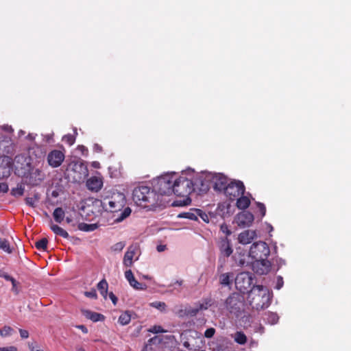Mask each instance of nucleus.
<instances>
[{"mask_svg": "<svg viewBox=\"0 0 351 351\" xmlns=\"http://www.w3.org/2000/svg\"><path fill=\"white\" fill-rule=\"evenodd\" d=\"M221 230L223 232L226 233V236H229L231 234V231L228 228L227 226L222 225L221 226Z\"/></svg>", "mask_w": 351, "mask_h": 351, "instance_id": "53", "label": "nucleus"}, {"mask_svg": "<svg viewBox=\"0 0 351 351\" xmlns=\"http://www.w3.org/2000/svg\"><path fill=\"white\" fill-rule=\"evenodd\" d=\"M71 166L74 171L79 172L80 174L84 176H86L88 175L87 166L83 161L72 162Z\"/></svg>", "mask_w": 351, "mask_h": 351, "instance_id": "23", "label": "nucleus"}, {"mask_svg": "<svg viewBox=\"0 0 351 351\" xmlns=\"http://www.w3.org/2000/svg\"><path fill=\"white\" fill-rule=\"evenodd\" d=\"M231 337L237 343L240 345H244L247 342V337L241 331H237L235 333L231 335Z\"/></svg>", "mask_w": 351, "mask_h": 351, "instance_id": "28", "label": "nucleus"}, {"mask_svg": "<svg viewBox=\"0 0 351 351\" xmlns=\"http://www.w3.org/2000/svg\"><path fill=\"white\" fill-rule=\"evenodd\" d=\"M62 141L66 143L69 145H72L75 141V138L73 135L66 134L63 136Z\"/></svg>", "mask_w": 351, "mask_h": 351, "instance_id": "41", "label": "nucleus"}, {"mask_svg": "<svg viewBox=\"0 0 351 351\" xmlns=\"http://www.w3.org/2000/svg\"><path fill=\"white\" fill-rule=\"evenodd\" d=\"M208 307V302L205 303H198L196 304L194 306H189L188 308H186L184 310V315H189V316H195L197 314V313L199 311L202 310H206Z\"/></svg>", "mask_w": 351, "mask_h": 351, "instance_id": "22", "label": "nucleus"}, {"mask_svg": "<svg viewBox=\"0 0 351 351\" xmlns=\"http://www.w3.org/2000/svg\"><path fill=\"white\" fill-rule=\"evenodd\" d=\"M257 238V233L254 230H245L238 235V242L242 245H247L251 243Z\"/></svg>", "mask_w": 351, "mask_h": 351, "instance_id": "20", "label": "nucleus"}, {"mask_svg": "<svg viewBox=\"0 0 351 351\" xmlns=\"http://www.w3.org/2000/svg\"><path fill=\"white\" fill-rule=\"evenodd\" d=\"M198 217H199L204 222L208 223L209 221V217L207 214L203 212L200 209H197Z\"/></svg>", "mask_w": 351, "mask_h": 351, "instance_id": "44", "label": "nucleus"}, {"mask_svg": "<svg viewBox=\"0 0 351 351\" xmlns=\"http://www.w3.org/2000/svg\"><path fill=\"white\" fill-rule=\"evenodd\" d=\"M233 278V273H223L219 276V282L223 286H229L232 284Z\"/></svg>", "mask_w": 351, "mask_h": 351, "instance_id": "24", "label": "nucleus"}, {"mask_svg": "<svg viewBox=\"0 0 351 351\" xmlns=\"http://www.w3.org/2000/svg\"><path fill=\"white\" fill-rule=\"evenodd\" d=\"M35 245L36 248L39 250H45L47 249V239L46 238H43L39 241H38Z\"/></svg>", "mask_w": 351, "mask_h": 351, "instance_id": "40", "label": "nucleus"}, {"mask_svg": "<svg viewBox=\"0 0 351 351\" xmlns=\"http://www.w3.org/2000/svg\"><path fill=\"white\" fill-rule=\"evenodd\" d=\"M125 243L124 242H118L113 245L111 247L112 250L115 252H121L125 247Z\"/></svg>", "mask_w": 351, "mask_h": 351, "instance_id": "42", "label": "nucleus"}, {"mask_svg": "<svg viewBox=\"0 0 351 351\" xmlns=\"http://www.w3.org/2000/svg\"><path fill=\"white\" fill-rule=\"evenodd\" d=\"M29 348L31 351H44L43 350L38 349L37 346L34 345V343H29Z\"/></svg>", "mask_w": 351, "mask_h": 351, "instance_id": "54", "label": "nucleus"}, {"mask_svg": "<svg viewBox=\"0 0 351 351\" xmlns=\"http://www.w3.org/2000/svg\"><path fill=\"white\" fill-rule=\"evenodd\" d=\"M132 198L138 206L149 209L163 206L167 202L156 193L154 189H151L147 186L136 187L132 193Z\"/></svg>", "mask_w": 351, "mask_h": 351, "instance_id": "1", "label": "nucleus"}, {"mask_svg": "<svg viewBox=\"0 0 351 351\" xmlns=\"http://www.w3.org/2000/svg\"><path fill=\"white\" fill-rule=\"evenodd\" d=\"M193 191H195V188L193 186L192 179L185 177L184 173H182V176H178L176 173L173 194L182 196L184 197V199L183 200L174 202L173 205L186 206L189 204L191 199L189 197V195Z\"/></svg>", "mask_w": 351, "mask_h": 351, "instance_id": "3", "label": "nucleus"}, {"mask_svg": "<svg viewBox=\"0 0 351 351\" xmlns=\"http://www.w3.org/2000/svg\"><path fill=\"white\" fill-rule=\"evenodd\" d=\"M27 138L29 139V140H34L35 138V135L33 134H29L27 136Z\"/></svg>", "mask_w": 351, "mask_h": 351, "instance_id": "64", "label": "nucleus"}, {"mask_svg": "<svg viewBox=\"0 0 351 351\" xmlns=\"http://www.w3.org/2000/svg\"><path fill=\"white\" fill-rule=\"evenodd\" d=\"M65 158L64 154L57 149L51 151L47 155V162L53 168L60 167Z\"/></svg>", "mask_w": 351, "mask_h": 351, "instance_id": "15", "label": "nucleus"}, {"mask_svg": "<svg viewBox=\"0 0 351 351\" xmlns=\"http://www.w3.org/2000/svg\"><path fill=\"white\" fill-rule=\"evenodd\" d=\"M207 180L210 186L212 185L215 191H223L228 185V178L221 173H207Z\"/></svg>", "mask_w": 351, "mask_h": 351, "instance_id": "13", "label": "nucleus"}, {"mask_svg": "<svg viewBox=\"0 0 351 351\" xmlns=\"http://www.w3.org/2000/svg\"><path fill=\"white\" fill-rule=\"evenodd\" d=\"M245 192V186L242 182L239 180L231 181L225 188L223 193L230 200H234Z\"/></svg>", "mask_w": 351, "mask_h": 351, "instance_id": "9", "label": "nucleus"}, {"mask_svg": "<svg viewBox=\"0 0 351 351\" xmlns=\"http://www.w3.org/2000/svg\"><path fill=\"white\" fill-rule=\"evenodd\" d=\"M270 254L267 244L264 241L254 242L250 247L249 256L252 259L267 258Z\"/></svg>", "mask_w": 351, "mask_h": 351, "instance_id": "8", "label": "nucleus"}, {"mask_svg": "<svg viewBox=\"0 0 351 351\" xmlns=\"http://www.w3.org/2000/svg\"><path fill=\"white\" fill-rule=\"evenodd\" d=\"M167 249V246L165 245H158L156 247V250L158 252H164Z\"/></svg>", "mask_w": 351, "mask_h": 351, "instance_id": "57", "label": "nucleus"}, {"mask_svg": "<svg viewBox=\"0 0 351 351\" xmlns=\"http://www.w3.org/2000/svg\"><path fill=\"white\" fill-rule=\"evenodd\" d=\"M83 315L87 318L93 322H99L104 318V316L99 313H94L88 310H84L82 311Z\"/></svg>", "mask_w": 351, "mask_h": 351, "instance_id": "27", "label": "nucleus"}, {"mask_svg": "<svg viewBox=\"0 0 351 351\" xmlns=\"http://www.w3.org/2000/svg\"><path fill=\"white\" fill-rule=\"evenodd\" d=\"M125 204V195L121 193H118L111 197L104 198L101 202V206L106 211L117 213V215H114V221L117 223L123 221L131 214V209L129 207H126L122 210Z\"/></svg>", "mask_w": 351, "mask_h": 351, "instance_id": "2", "label": "nucleus"}, {"mask_svg": "<svg viewBox=\"0 0 351 351\" xmlns=\"http://www.w3.org/2000/svg\"><path fill=\"white\" fill-rule=\"evenodd\" d=\"M176 173L164 174L153 182V188L157 195L164 199L163 197L169 196L173 193V184Z\"/></svg>", "mask_w": 351, "mask_h": 351, "instance_id": "5", "label": "nucleus"}, {"mask_svg": "<svg viewBox=\"0 0 351 351\" xmlns=\"http://www.w3.org/2000/svg\"><path fill=\"white\" fill-rule=\"evenodd\" d=\"M20 336L22 339H27L29 337V332L24 329H19Z\"/></svg>", "mask_w": 351, "mask_h": 351, "instance_id": "51", "label": "nucleus"}, {"mask_svg": "<svg viewBox=\"0 0 351 351\" xmlns=\"http://www.w3.org/2000/svg\"><path fill=\"white\" fill-rule=\"evenodd\" d=\"M283 286V279L281 276H278L276 288L280 289Z\"/></svg>", "mask_w": 351, "mask_h": 351, "instance_id": "50", "label": "nucleus"}, {"mask_svg": "<svg viewBox=\"0 0 351 351\" xmlns=\"http://www.w3.org/2000/svg\"><path fill=\"white\" fill-rule=\"evenodd\" d=\"M0 249L8 254L12 253V250L10 246L8 241L6 239L0 237Z\"/></svg>", "mask_w": 351, "mask_h": 351, "instance_id": "35", "label": "nucleus"}, {"mask_svg": "<svg viewBox=\"0 0 351 351\" xmlns=\"http://www.w3.org/2000/svg\"><path fill=\"white\" fill-rule=\"evenodd\" d=\"M2 129H3V130L6 131V132H12V127H11V126H10V125H3V126L2 127Z\"/></svg>", "mask_w": 351, "mask_h": 351, "instance_id": "61", "label": "nucleus"}, {"mask_svg": "<svg viewBox=\"0 0 351 351\" xmlns=\"http://www.w3.org/2000/svg\"><path fill=\"white\" fill-rule=\"evenodd\" d=\"M14 329L8 326H5L0 330V335L1 337H9L12 335Z\"/></svg>", "mask_w": 351, "mask_h": 351, "instance_id": "37", "label": "nucleus"}, {"mask_svg": "<svg viewBox=\"0 0 351 351\" xmlns=\"http://www.w3.org/2000/svg\"><path fill=\"white\" fill-rule=\"evenodd\" d=\"M217 247L219 250L220 256L218 260V271L223 269L226 263V258L229 257L233 252L231 241L227 237H221L217 243Z\"/></svg>", "mask_w": 351, "mask_h": 351, "instance_id": "6", "label": "nucleus"}, {"mask_svg": "<svg viewBox=\"0 0 351 351\" xmlns=\"http://www.w3.org/2000/svg\"><path fill=\"white\" fill-rule=\"evenodd\" d=\"M243 306V298L237 293L231 294L225 301L226 308L231 313L237 315Z\"/></svg>", "mask_w": 351, "mask_h": 351, "instance_id": "11", "label": "nucleus"}, {"mask_svg": "<svg viewBox=\"0 0 351 351\" xmlns=\"http://www.w3.org/2000/svg\"><path fill=\"white\" fill-rule=\"evenodd\" d=\"M138 251L136 244L130 245L125 253L123 264L125 267H131L134 263V258Z\"/></svg>", "mask_w": 351, "mask_h": 351, "instance_id": "19", "label": "nucleus"}, {"mask_svg": "<svg viewBox=\"0 0 351 351\" xmlns=\"http://www.w3.org/2000/svg\"><path fill=\"white\" fill-rule=\"evenodd\" d=\"M86 186L88 190L93 192H97L103 186V180L101 177H90L86 181Z\"/></svg>", "mask_w": 351, "mask_h": 351, "instance_id": "21", "label": "nucleus"}, {"mask_svg": "<svg viewBox=\"0 0 351 351\" xmlns=\"http://www.w3.org/2000/svg\"><path fill=\"white\" fill-rule=\"evenodd\" d=\"M182 283H183V280H176L174 283L171 284L170 286L178 285V286L180 287L182 285Z\"/></svg>", "mask_w": 351, "mask_h": 351, "instance_id": "62", "label": "nucleus"}, {"mask_svg": "<svg viewBox=\"0 0 351 351\" xmlns=\"http://www.w3.org/2000/svg\"><path fill=\"white\" fill-rule=\"evenodd\" d=\"M180 218H186L191 220L196 221L198 219L197 208L191 209L189 212H184L178 215Z\"/></svg>", "mask_w": 351, "mask_h": 351, "instance_id": "26", "label": "nucleus"}, {"mask_svg": "<svg viewBox=\"0 0 351 351\" xmlns=\"http://www.w3.org/2000/svg\"><path fill=\"white\" fill-rule=\"evenodd\" d=\"M269 289L262 285L254 286L248 292L247 300L253 308L260 311L270 304Z\"/></svg>", "mask_w": 351, "mask_h": 351, "instance_id": "4", "label": "nucleus"}, {"mask_svg": "<svg viewBox=\"0 0 351 351\" xmlns=\"http://www.w3.org/2000/svg\"><path fill=\"white\" fill-rule=\"evenodd\" d=\"M271 263L267 258L256 259L252 263L253 271L259 274H267L271 270Z\"/></svg>", "mask_w": 351, "mask_h": 351, "instance_id": "14", "label": "nucleus"}, {"mask_svg": "<svg viewBox=\"0 0 351 351\" xmlns=\"http://www.w3.org/2000/svg\"><path fill=\"white\" fill-rule=\"evenodd\" d=\"M131 287L136 290H145L147 285L143 283L138 282L136 279L129 283Z\"/></svg>", "mask_w": 351, "mask_h": 351, "instance_id": "38", "label": "nucleus"}, {"mask_svg": "<svg viewBox=\"0 0 351 351\" xmlns=\"http://www.w3.org/2000/svg\"><path fill=\"white\" fill-rule=\"evenodd\" d=\"M45 169L47 167L44 165V162L39 165L33 168H30V170L27 172V180L29 184L32 186H38L46 178Z\"/></svg>", "mask_w": 351, "mask_h": 351, "instance_id": "7", "label": "nucleus"}, {"mask_svg": "<svg viewBox=\"0 0 351 351\" xmlns=\"http://www.w3.org/2000/svg\"><path fill=\"white\" fill-rule=\"evenodd\" d=\"M131 320V315L128 311H125L119 317L118 322L122 325L125 326L128 324Z\"/></svg>", "mask_w": 351, "mask_h": 351, "instance_id": "33", "label": "nucleus"}, {"mask_svg": "<svg viewBox=\"0 0 351 351\" xmlns=\"http://www.w3.org/2000/svg\"><path fill=\"white\" fill-rule=\"evenodd\" d=\"M8 185L5 182L0 183V193H7L8 191Z\"/></svg>", "mask_w": 351, "mask_h": 351, "instance_id": "49", "label": "nucleus"}, {"mask_svg": "<svg viewBox=\"0 0 351 351\" xmlns=\"http://www.w3.org/2000/svg\"><path fill=\"white\" fill-rule=\"evenodd\" d=\"M12 169V160L9 156L0 158V180L10 176Z\"/></svg>", "mask_w": 351, "mask_h": 351, "instance_id": "17", "label": "nucleus"}, {"mask_svg": "<svg viewBox=\"0 0 351 351\" xmlns=\"http://www.w3.org/2000/svg\"><path fill=\"white\" fill-rule=\"evenodd\" d=\"M14 194H18L19 195H22L23 194L24 189L22 187L17 188L16 190L13 191Z\"/></svg>", "mask_w": 351, "mask_h": 351, "instance_id": "58", "label": "nucleus"}, {"mask_svg": "<svg viewBox=\"0 0 351 351\" xmlns=\"http://www.w3.org/2000/svg\"><path fill=\"white\" fill-rule=\"evenodd\" d=\"M77 328L80 329L84 333L88 332V329L84 325H78L76 326Z\"/></svg>", "mask_w": 351, "mask_h": 351, "instance_id": "59", "label": "nucleus"}, {"mask_svg": "<svg viewBox=\"0 0 351 351\" xmlns=\"http://www.w3.org/2000/svg\"><path fill=\"white\" fill-rule=\"evenodd\" d=\"M256 205L259 209V211L261 213V216L264 217L265 215V213H266V208H265V205L261 202H257Z\"/></svg>", "mask_w": 351, "mask_h": 351, "instance_id": "47", "label": "nucleus"}, {"mask_svg": "<svg viewBox=\"0 0 351 351\" xmlns=\"http://www.w3.org/2000/svg\"><path fill=\"white\" fill-rule=\"evenodd\" d=\"M192 181L195 191H197L199 193H205L210 188L209 180H207V173L197 176L195 179L192 180Z\"/></svg>", "mask_w": 351, "mask_h": 351, "instance_id": "16", "label": "nucleus"}, {"mask_svg": "<svg viewBox=\"0 0 351 351\" xmlns=\"http://www.w3.org/2000/svg\"><path fill=\"white\" fill-rule=\"evenodd\" d=\"M264 319L269 324L273 325L278 322L279 317L276 313L267 312L265 314Z\"/></svg>", "mask_w": 351, "mask_h": 351, "instance_id": "30", "label": "nucleus"}, {"mask_svg": "<svg viewBox=\"0 0 351 351\" xmlns=\"http://www.w3.org/2000/svg\"><path fill=\"white\" fill-rule=\"evenodd\" d=\"M93 149H94V151H95V152H101V150H102L101 147L99 145H98V144H95V145H94Z\"/></svg>", "mask_w": 351, "mask_h": 351, "instance_id": "60", "label": "nucleus"}, {"mask_svg": "<svg viewBox=\"0 0 351 351\" xmlns=\"http://www.w3.org/2000/svg\"><path fill=\"white\" fill-rule=\"evenodd\" d=\"M215 333V329L214 328H210L206 330L204 332V337L206 338H211Z\"/></svg>", "mask_w": 351, "mask_h": 351, "instance_id": "46", "label": "nucleus"}, {"mask_svg": "<svg viewBox=\"0 0 351 351\" xmlns=\"http://www.w3.org/2000/svg\"><path fill=\"white\" fill-rule=\"evenodd\" d=\"M108 285L107 281L105 279L101 280L97 284V289L99 291L100 293L104 297L106 298L108 293Z\"/></svg>", "mask_w": 351, "mask_h": 351, "instance_id": "32", "label": "nucleus"}, {"mask_svg": "<svg viewBox=\"0 0 351 351\" xmlns=\"http://www.w3.org/2000/svg\"><path fill=\"white\" fill-rule=\"evenodd\" d=\"M84 295L90 298L96 299L97 298V293L95 289H93L90 291H86Z\"/></svg>", "mask_w": 351, "mask_h": 351, "instance_id": "48", "label": "nucleus"}, {"mask_svg": "<svg viewBox=\"0 0 351 351\" xmlns=\"http://www.w3.org/2000/svg\"><path fill=\"white\" fill-rule=\"evenodd\" d=\"M92 167H93L94 168L99 169L100 167V164L97 161H94L92 162Z\"/></svg>", "mask_w": 351, "mask_h": 351, "instance_id": "63", "label": "nucleus"}, {"mask_svg": "<svg viewBox=\"0 0 351 351\" xmlns=\"http://www.w3.org/2000/svg\"><path fill=\"white\" fill-rule=\"evenodd\" d=\"M149 332L157 334L160 332H165V330L162 329L160 326H154L149 329Z\"/></svg>", "mask_w": 351, "mask_h": 351, "instance_id": "43", "label": "nucleus"}, {"mask_svg": "<svg viewBox=\"0 0 351 351\" xmlns=\"http://www.w3.org/2000/svg\"><path fill=\"white\" fill-rule=\"evenodd\" d=\"M51 229L56 234L61 236L64 239H67L69 237L68 232L58 225H51Z\"/></svg>", "mask_w": 351, "mask_h": 351, "instance_id": "31", "label": "nucleus"}, {"mask_svg": "<svg viewBox=\"0 0 351 351\" xmlns=\"http://www.w3.org/2000/svg\"><path fill=\"white\" fill-rule=\"evenodd\" d=\"M0 351H17V348L14 346L0 347Z\"/></svg>", "mask_w": 351, "mask_h": 351, "instance_id": "52", "label": "nucleus"}, {"mask_svg": "<svg viewBox=\"0 0 351 351\" xmlns=\"http://www.w3.org/2000/svg\"><path fill=\"white\" fill-rule=\"evenodd\" d=\"M25 202L27 205L32 206V207H34V201L32 198L31 197H28V198H26L25 199Z\"/></svg>", "mask_w": 351, "mask_h": 351, "instance_id": "56", "label": "nucleus"}, {"mask_svg": "<svg viewBox=\"0 0 351 351\" xmlns=\"http://www.w3.org/2000/svg\"><path fill=\"white\" fill-rule=\"evenodd\" d=\"M149 305L152 307L157 308V309L160 310L162 312L165 311V309H166V307H167V305H166V304L165 302H158V301L152 302V303L149 304Z\"/></svg>", "mask_w": 351, "mask_h": 351, "instance_id": "39", "label": "nucleus"}, {"mask_svg": "<svg viewBox=\"0 0 351 351\" xmlns=\"http://www.w3.org/2000/svg\"><path fill=\"white\" fill-rule=\"evenodd\" d=\"M236 199V205L239 209L244 210L247 208L250 204V199L247 196H244L243 195H241Z\"/></svg>", "mask_w": 351, "mask_h": 351, "instance_id": "25", "label": "nucleus"}, {"mask_svg": "<svg viewBox=\"0 0 351 351\" xmlns=\"http://www.w3.org/2000/svg\"><path fill=\"white\" fill-rule=\"evenodd\" d=\"M97 225L96 223H92V224H88L85 223H80L78 225V228L80 230L84 231V232H91L94 231L97 228Z\"/></svg>", "mask_w": 351, "mask_h": 351, "instance_id": "34", "label": "nucleus"}, {"mask_svg": "<svg viewBox=\"0 0 351 351\" xmlns=\"http://www.w3.org/2000/svg\"><path fill=\"white\" fill-rule=\"evenodd\" d=\"M254 221V215L250 212H241L236 216L235 221L241 228L249 227Z\"/></svg>", "mask_w": 351, "mask_h": 351, "instance_id": "18", "label": "nucleus"}, {"mask_svg": "<svg viewBox=\"0 0 351 351\" xmlns=\"http://www.w3.org/2000/svg\"><path fill=\"white\" fill-rule=\"evenodd\" d=\"M125 277L129 283L135 279V278L132 274V271L130 269L125 271Z\"/></svg>", "mask_w": 351, "mask_h": 351, "instance_id": "45", "label": "nucleus"}, {"mask_svg": "<svg viewBox=\"0 0 351 351\" xmlns=\"http://www.w3.org/2000/svg\"><path fill=\"white\" fill-rule=\"evenodd\" d=\"M64 215L65 213L64 210L60 207L56 208L53 213V217L54 218V220L57 223H60L63 221Z\"/></svg>", "mask_w": 351, "mask_h": 351, "instance_id": "29", "label": "nucleus"}, {"mask_svg": "<svg viewBox=\"0 0 351 351\" xmlns=\"http://www.w3.org/2000/svg\"><path fill=\"white\" fill-rule=\"evenodd\" d=\"M232 258L234 259V261L237 263V265L239 266H244L246 265V261L245 259V255H241V254H235Z\"/></svg>", "mask_w": 351, "mask_h": 351, "instance_id": "36", "label": "nucleus"}, {"mask_svg": "<svg viewBox=\"0 0 351 351\" xmlns=\"http://www.w3.org/2000/svg\"><path fill=\"white\" fill-rule=\"evenodd\" d=\"M252 274L250 272H241L235 278L236 288L242 293H248L252 284Z\"/></svg>", "mask_w": 351, "mask_h": 351, "instance_id": "12", "label": "nucleus"}, {"mask_svg": "<svg viewBox=\"0 0 351 351\" xmlns=\"http://www.w3.org/2000/svg\"><path fill=\"white\" fill-rule=\"evenodd\" d=\"M13 165L19 176H25L31 168V158L26 154H19L15 156Z\"/></svg>", "mask_w": 351, "mask_h": 351, "instance_id": "10", "label": "nucleus"}, {"mask_svg": "<svg viewBox=\"0 0 351 351\" xmlns=\"http://www.w3.org/2000/svg\"><path fill=\"white\" fill-rule=\"evenodd\" d=\"M109 298L112 300V303L115 305L117 302V298L113 293H109Z\"/></svg>", "mask_w": 351, "mask_h": 351, "instance_id": "55", "label": "nucleus"}]
</instances>
